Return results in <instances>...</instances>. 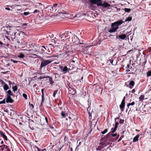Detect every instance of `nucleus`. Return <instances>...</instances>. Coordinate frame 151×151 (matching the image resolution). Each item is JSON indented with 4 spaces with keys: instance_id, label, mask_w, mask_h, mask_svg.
I'll return each instance as SVG.
<instances>
[{
    "instance_id": "obj_1",
    "label": "nucleus",
    "mask_w": 151,
    "mask_h": 151,
    "mask_svg": "<svg viewBox=\"0 0 151 151\" xmlns=\"http://www.w3.org/2000/svg\"><path fill=\"white\" fill-rule=\"evenodd\" d=\"M123 22L122 20H120L112 23L111 28L108 30V32L110 33L116 32L119 28V26L122 24Z\"/></svg>"
},
{
    "instance_id": "obj_2",
    "label": "nucleus",
    "mask_w": 151,
    "mask_h": 151,
    "mask_svg": "<svg viewBox=\"0 0 151 151\" xmlns=\"http://www.w3.org/2000/svg\"><path fill=\"white\" fill-rule=\"evenodd\" d=\"M40 60L41 61L40 67V70H41L42 68H45L46 66L51 63L52 61V60H46L42 57L41 58Z\"/></svg>"
},
{
    "instance_id": "obj_3",
    "label": "nucleus",
    "mask_w": 151,
    "mask_h": 151,
    "mask_svg": "<svg viewBox=\"0 0 151 151\" xmlns=\"http://www.w3.org/2000/svg\"><path fill=\"white\" fill-rule=\"evenodd\" d=\"M69 45H67L66 44L65 45V46H64L63 47V50H64L63 51H65V52L63 53H62V54H60V55H62L63 57H64L65 55H66L67 52H69L71 51L70 50H69Z\"/></svg>"
},
{
    "instance_id": "obj_4",
    "label": "nucleus",
    "mask_w": 151,
    "mask_h": 151,
    "mask_svg": "<svg viewBox=\"0 0 151 151\" xmlns=\"http://www.w3.org/2000/svg\"><path fill=\"white\" fill-rule=\"evenodd\" d=\"M29 127L31 130H34V122L31 119L29 120Z\"/></svg>"
},
{
    "instance_id": "obj_5",
    "label": "nucleus",
    "mask_w": 151,
    "mask_h": 151,
    "mask_svg": "<svg viewBox=\"0 0 151 151\" xmlns=\"http://www.w3.org/2000/svg\"><path fill=\"white\" fill-rule=\"evenodd\" d=\"M73 67H72V69H70V68H68L67 66H65V67H63V66H60V68L62 70V71L64 72V73H66L68 70H71L72 69H73Z\"/></svg>"
},
{
    "instance_id": "obj_6",
    "label": "nucleus",
    "mask_w": 151,
    "mask_h": 151,
    "mask_svg": "<svg viewBox=\"0 0 151 151\" xmlns=\"http://www.w3.org/2000/svg\"><path fill=\"white\" fill-rule=\"evenodd\" d=\"M6 102L7 103H12L14 102V100L12 99L11 98V96H9V95H7L6 96Z\"/></svg>"
},
{
    "instance_id": "obj_7",
    "label": "nucleus",
    "mask_w": 151,
    "mask_h": 151,
    "mask_svg": "<svg viewBox=\"0 0 151 151\" xmlns=\"http://www.w3.org/2000/svg\"><path fill=\"white\" fill-rule=\"evenodd\" d=\"M100 142L99 143V144L102 146L104 145V146H106L107 145L109 144V142H106V140L104 141L103 142V139L101 138L100 140Z\"/></svg>"
},
{
    "instance_id": "obj_8",
    "label": "nucleus",
    "mask_w": 151,
    "mask_h": 151,
    "mask_svg": "<svg viewBox=\"0 0 151 151\" xmlns=\"http://www.w3.org/2000/svg\"><path fill=\"white\" fill-rule=\"evenodd\" d=\"M65 32H68L67 35H65V37H64L65 38H66V39H70L71 38V37L72 38L73 37V34H72L71 32H69L68 31H66Z\"/></svg>"
},
{
    "instance_id": "obj_9",
    "label": "nucleus",
    "mask_w": 151,
    "mask_h": 151,
    "mask_svg": "<svg viewBox=\"0 0 151 151\" xmlns=\"http://www.w3.org/2000/svg\"><path fill=\"white\" fill-rule=\"evenodd\" d=\"M116 39L120 38L124 40L126 38V35L125 34H122V35H119L116 36Z\"/></svg>"
},
{
    "instance_id": "obj_10",
    "label": "nucleus",
    "mask_w": 151,
    "mask_h": 151,
    "mask_svg": "<svg viewBox=\"0 0 151 151\" xmlns=\"http://www.w3.org/2000/svg\"><path fill=\"white\" fill-rule=\"evenodd\" d=\"M125 106V102H123V101H122L121 104L119 106V107L121 111L123 112L124 111Z\"/></svg>"
},
{
    "instance_id": "obj_11",
    "label": "nucleus",
    "mask_w": 151,
    "mask_h": 151,
    "mask_svg": "<svg viewBox=\"0 0 151 151\" xmlns=\"http://www.w3.org/2000/svg\"><path fill=\"white\" fill-rule=\"evenodd\" d=\"M8 147L7 146L3 144L2 145L0 146V150L1 151H5V150L7 149Z\"/></svg>"
},
{
    "instance_id": "obj_12",
    "label": "nucleus",
    "mask_w": 151,
    "mask_h": 151,
    "mask_svg": "<svg viewBox=\"0 0 151 151\" xmlns=\"http://www.w3.org/2000/svg\"><path fill=\"white\" fill-rule=\"evenodd\" d=\"M68 32H65L64 33H60L59 35V37L61 39H63V40H64L63 38H65L64 37H65V35H67Z\"/></svg>"
},
{
    "instance_id": "obj_13",
    "label": "nucleus",
    "mask_w": 151,
    "mask_h": 151,
    "mask_svg": "<svg viewBox=\"0 0 151 151\" xmlns=\"http://www.w3.org/2000/svg\"><path fill=\"white\" fill-rule=\"evenodd\" d=\"M0 135L1 137H3L4 139L7 141L8 139L7 136L2 131H0Z\"/></svg>"
},
{
    "instance_id": "obj_14",
    "label": "nucleus",
    "mask_w": 151,
    "mask_h": 151,
    "mask_svg": "<svg viewBox=\"0 0 151 151\" xmlns=\"http://www.w3.org/2000/svg\"><path fill=\"white\" fill-rule=\"evenodd\" d=\"M111 5L107 2H104L102 4V6L104 8L109 7Z\"/></svg>"
},
{
    "instance_id": "obj_15",
    "label": "nucleus",
    "mask_w": 151,
    "mask_h": 151,
    "mask_svg": "<svg viewBox=\"0 0 151 151\" xmlns=\"http://www.w3.org/2000/svg\"><path fill=\"white\" fill-rule=\"evenodd\" d=\"M46 78H49V81H50V84L52 85L54 83V82L52 80V79L51 77H50L49 76H46Z\"/></svg>"
},
{
    "instance_id": "obj_16",
    "label": "nucleus",
    "mask_w": 151,
    "mask_h": 151,
    "mask_svg": "<svg viewBox=\"0 0 151 151\" xmlns=\"http://www.w3.org/2000/svg\"><path fill=\"white\" fill-rule=\"evenodd\" d=\"M90 3H94L96 4V2H101L102 1L101 0H88Z\"/></svg>"
},
{
    "instance_id": "obj_17",
    "label": "nucleus",
    "mask_w": 151,
    "mask_h": 151,
    "mask_svg": "<svg viewBox=\"0 0 151 151\" xmlns=\"http://www.w3.org/2000/svg\"><path fill=\"white\" fill-rule=\"evenodd\" d=\"M2 83L4 84L3 87L4 90L6 91L9 89V86L4 81H3Z\"/></svg>"
},
{
    "instance_id": "obj_18",
    "label": "nucleus",
    "mask_w": 151,
    "mask_h": 151,
    "mask_svg": "<svg viewBox=\"0 0 151 151\" xmlns=\"http://www.w3.org/2000/svg\"><path fill=\"white\" fill-rule=\"evenodd\" d=\"M69 91L70 92V94L72 95L75 94L76 92V91L74 88H73L70 90Z\"/></svg>"
},
{
    "instance_id": "obj_19",
    "label": "nucleus",
    "mask_w": 151,
    "mask_h": 151,
    "mask_svg": "<svg viewBox=\"0 0 151 151\" xmlns=\"http://www.w3.org/2000/svg\"><path fill=\"white\" fill-rule=\"evenodd\" d=\"M135 84L134 82V81H132L130 82L129 85V88H132Z\"/></svg>"
},
{
    "instance_id": "obj_20",
    "label": "nucleus",
    "mask_w": 151,
    "mask_h": 151,
    "mask_svg": "<svg viewBox=\"0 0 151 151\" xmlns=\"http://www.w3.org/2000/svg\"><path fill=\"white\" fill-rule=\"evenodd\" d=\"M9 95V96H14L13 93L10 90H8L6 92V96H7V95Z\"/></svg>"
},
{
    "instance_id": "obj_21",
    "label": "nucleus",
    "mask_w": 151,
    "mask_h": 151,
    "mask_svg": "<svg viewBox=\"0 0 151 151\" xmlns=\"http://www.w3.org/2000/svg\"><path fill=\"white\" fill-rule=\"evenodd\" d=\"M139 135H137L133 139V142H135L138 140V138H139Z\"/></svg>"
},
{
    "instance_id": "obj_22",
    "label": "nucleus",
    "mask_w": 151,
    "mask_h": 151,
    "mask_svg": "<svg viewBox=\"0 0 151 151\" xmlns=\"http://www.w3.org/2000/svg\"><path fill=\"white\" fill-rule=\"evenodd\" d=\"M10 111H12V112H9V114L11 116H12V117H13V116L15 114V112L13 110L10 109Z\"/></svg>"
},
{
    "instance_id": "obj_23",
    "label": "nucleus",
    "mask_w": 151,
    "mask_h": 151,
    "mask_svg": "<svg viewBox=\"0 0 151 151\" xmlns=\"http://www.w3.org/2000/svg\"><path fill=\"white\" fill-rule=\"evenodd\" d=\"M25 57V55L22 53H20L18 57L20 58H23Z\"/></svg>"
},
{
    "instance_id": "obj_24",
    "label": "nucleus",
    "mask_w": 151,
    "mask_h": 151,
    "mask_svg": "<svg viewBox=\"0 0 151 151\" xmlns=\"http://www.w3.org/2000/svg\"><path fill=\"white\" fill-rule=\"evenodd\" d=\"M11 61L12 62H13L14 63H16L17 62H19L20 63H23L24 64H25L22 61H16L14 60H13V59H11Z\"/></svg>"
},
{
    "instance_id": "obj_25",
    "label": "nucleus",
    "mask_w": 151,
    "mask_h": 151,
    "mask_svg": "<svg viewBox=\"0 0 151 151\" xmlns=\"http://www.w3.org/2000/svg\"><path fill=\"white\" fill-rule=\"evenodd\" d=\"M132 20V17L131 16H129L126 19V20H125V22H126L127 21H131Z\"/></svg>"
},
{
    "instance_id": "obj_26",
    "label": "nucleus",
    "mask_w": 151,
    "mask_h": 151,
    "mask_svg": "<svg viewBox=\"0 0 151 151\" xmlns=\"http://www.w3.org/2000/svg\"><path fill=\"white\" fill-rule=\"evenodd\" d=\"M145 96L143 95H141L139 98V99L140 101H142L144 99Z\"/></svg>"
},
{
    "instance_id": "obj_27",
    "label": "nucleus",
    "mask_w": 151,
    "mask_h": 151,
    "mask_svg": "<svg viewBox=\"0 0 151 151\" xmlns=\"http://www.w3.org/2000/svg\"><path fill=\"white\" fill-rule=\"evenodd\" d=\"M96 89L97 91H100L101 89V87L99 85H97L96 86Z\"/></svg>"
},
{
    "instance_id": "obj_28",
    "label": "nucleus",
    "mask_w": 151,
    "mask_h": 151,
    "mask_svg": "<svg viewBox=\"0 0 151 151\" xmlns=\"http://www.w3.org/2000/svg\"><path fill=\"white\" fill-rule=\"evenodd\" d=\"M36 148H37V151H46V149H41L40 148L37 147H36Z\"/></svg>"
},
{
    "instance_id": "obj_29",
    "label": "nucleus",
    "mask_w": 151,
    "mask_h": 151,
    "mask_svg": "<svg viewBox=\"0 0 151 151\" xmlns=\"http://www.w3.org/2000/svg\"><path fill=\"white\" fill-rule=\"evenodd\" d=\"M12 88L13 89V91L14 92H15L16 91H17V86H13Z\"/></svg>"
},
{
    "instance_id": "obj_30",
    "label": "nucleus",
    "mask_w": 151,
    "mask_h": 151,
    "mask_svg": "<svg viewBox=\"0 0 151 151\" xmlns=\"http://www.w3.org/2000/svg\"><path fill=\"white\" fill-rule=\"evenodd\" d=\"M135 104V102L134 101H133L132 103H129L127 105V106H128V108H129V106H133L134 105V104Z\"/></svg>"
},
{
    "instance_id": "obj_31",
    "label": "nucleus",
    "mask_w": 151,
    "mask_h": 151,
    "mask_svg": "<svg viewBox=\"0 0 151 151\" xmlns=\"http://www.w3.org/2000/svg\"><path fill=\"white\" fill-rule=\"evenodd\" d=\"M124 10L125 12L129 13L131 11V9L127 8H125Z\"/></svg>"
},
{
    "instance_id": "obj_32",
    "label": "nucleus",
    "mask_w": 151,
    "mask_h": 151,
    "mask_svg": "<svg viewBox=\"0 0 151 151\" xmlns=\"http://www.w3.org/2000/svg\"><path fill=\"white\" fill-rule=\"evenodd\" d=\"M6 38V40H7V43H6V44H8L9 45V43H10L11 41L8 38V37L6 36H5Z\"/></svg>"
},
{
    "instance_id": "obj_33",
    "label": "nucleus",
    "mask_w": 151,
    "mask_h": 151,
    "mask_svg": "<svg viewBox=\"0 0 151 151\" xmlns=\"http://www.w3.org/2000/svg\"><path fill=\"white\" fill-rule=\"evenodd\" d=\"M151 76V71L150 70L147 73V77H148Z\"/></svg>"
},
{
    "instance_id": "obj_34",
    "label": "nucleus",
    "mask_w": 151,
    "mask_h": 151,
    "mask_svg": "<svg viewBox=\"0 0 151 151\" xmlns=\"http://www.w3.org/2000/svg\"><path fill=\"white\" fill-rule=\"evenodd\" d=\"M108 129H105L104 131H102L101 132V133L102 134H104L107 133L108 131Z\"/></svg>"
},
{
    "instance_id": "obj_35",
    "label": "nucleus",
    "mask_w": 151,
    "mask_h": 151,
    "mask_svg": "<svg viewBox=\"0 0 151 151\" xmlns=\"http://www.w3.org/2000/svg\"><path fill=\"white\" fill-rule=\"evenodd\" d=\"M40 47L41 48L42 50H43V51L45 52V50L44 49H43V48H44L46 50H47V47H45V46H42Z\"/></svg>"
},
{
    "instance_id": "obj_36",
    "label": "nucleus",
    "mask_w": 151,
    "mask_h": 151,
    "mask_svg": "<svg viewBox=\"0 0 151 151\" xmlns=\"http://www.w3.org/2000/svg\"><path fill=\"white\" fill-rule=\"evenodd\" d=\"M61 115L63 117H65L66 116V114L63 112V111H62L61 113Z\"/></svg>"
},
{
    "instance_id": "obj_37",
    "label": "nucleus",
    "mask_w": 151,
    "mask_h": 151,
    "mask_svg": "<svg viewBox=\"0 0 151 151\" xmlns=\"http://www.w3.org/2000/svg\"><path fill=\"white\" fill-rule=\"evenodd\" d=\"M117 129H116L115 128H111V132H112V133H114L116 130Z\"/></svg>"
},
{
    "instance_id": "obj_38",
    "label": "nucleus",
    "mask_w": 151,
    "mask_h": 151,
    "mask_svg": "<svg viewBox=\"0 0 151 151\" xmlns=\"http://www.w3.org/2000/svg\"><path fill=\"white\" fill-rule=\"evenodd\" d=\"M91 4L90 6V8H91V9L94 10L93 9V8H94V6H93V4H94V3H90Z\"/></svg>"
},
{
    "instance_id": "obj_39",
    "label": "nucleus",
    "mask_w": 151,
    "mask_h": 151,
    "mask_svg": "<svg viewBox=\"0 0 151 151\" xmlns=\"http://www.w3.org/2000/svg\"><path fill=\"white\" fill-rule=\"evenodd\" d=\"M6 102V98H5L2 101H0V104H5Z\"/></svg>"
},
{
    "instance_id": "obj_40",
    "label": "nucleus",
    "mask_w": 151,
    "mask_h": 151,
    "mask_svg": "<svg viewBox=\"0 0 151 151\" xmlns=\"http://www.w3.org/2000/svg\"><path fill=\"white\" fill-rule=\"evenodd\" d=\"M115 127H114L116 129H117V128H118V125L119 124V123L118 122H115Z\"/></svg>"
},
{
    "instance_id": "obj_41",
    "label": "nucleus",
    "mask_w": 151,
    "mask_h": 151,
    "mask_svg": "<svg viewBox=\"0 0 151 151\" xmlns=\"http://www.w3.org/2000/svg\"><path fill=\"white\" fill-rule=\"evenodd\" d=\"M22 96L26 100L27 99V95L26 94H25V93H23L22 94Z\"/></svg>"
},
{
    "instance_id": "obj_42",
    "label": "nucleus",
    "mask_w": 151,
    "mask_h": 151,
    "mask_svg": "<svg viewBox=\"0 0 151 151\" xmlns=\"http://www.w3.org/2000/svg\"><path fill=\"white\" fill-rule=\"evenodd\" d=\"M113 133H112V132H109L106 135V138H107L108 137H109L110 136V135H112V134H113Z\"/></svg>"
},
{
    "instance_id": "obj_43",
    "label": "nucleus",
    "mask_w": 151,
    "mask_h": 151,
    "mask_svg": "<svg viewBox=\"0 0 151 151\" xmlns=\"http://www.w3.org/2000/svg\"><path fill=\"white\" fill-rule=\"evenodd\" d=\"M102 147L101 146H98L96 148V150H100Z\"/></svg>"
},
{
    "instance_id": "obj_44",
    "label": "nucleus",
    "mask_w": 151,
    "mask_h": 151,
    "mask_svg": "<svg viewBox=\"0 0 151 151\" xmlns=\"http://www.w3.org/2000/svg\"><path fill=\"white\" fill-rule=\"evenodd\" d=\"M57 92H58L57 90H56L54 91V93H53V97H55V95L56 94V93H57Z\"/></svg>"
},
{
    "instance_id": "obj_45",
    "label": "nucleus",
    "mask_w": 151,
    "mask_h": 151,
    "mask_svg": "<svg viewBox=\"0 0 151 151\" xmlns=\"http://www.w3.org/2000/svg\"><path fill=\"white\" fill-rule=\"evenodd\" d=\"M44 95H43V96L42 95V102L41 103V105H42V104L44 102Z\"/></svg>"
},
{
    "instance_id": "obj_46",
    "label": "nucleus",
    "mask_w": 151,
    "mask_h": 151,
    "mask_svg": "<svg viewBox=\"0 0 151 151\" xmlns=\"http://www.w3.org/2000/svg\"><path fill=\"white\" fill-rule=\"evenodd\" d=\"M124 137V136L123 135L121 136L119 139L118 140V142H119Z\"/></svg>"
},
{
    "instance_id": "obj_47",
    "label": "nucleus",
    "mask_w": 151,
    "mask_h": 151,
    "mask_svg": "<svg viewBox=\"0 0 151 151\" xmlns=\"http://www.w3.org/2000/svg\"><path fill=\"white\" fill-rule=\"evenodd\" d=\"M96 5H97L98 6H102V4L101 3V2H100V3H96Z\"/></svg>"
},
{
    "instance_id": "obj_48",
    "label": "nucleus",
    "mask_w": 151,
    "mask_h": 151,
    "mask_svg": "<svg viewBox=\"0 0 151 151\" xmlns=\"http://www.w3.org/2000/svg\"><path fill=\"white\" fill-rule=\"evenodd\" d=\"M29 14H30V13L28 12H24L23 13V14L25 16L28 15Z\"/></svg>"
},
{
    "instance_id": "obj_49",
    "label": "nucleus",
    "mask_w": 151,
    "mask_h": 151,
    "mask_svg": "<svg viewBox=\"0 0 151 151\" xmlns=\"http://www.w3.org/2000/svg\"><path fill=\"white\" fill-rule=\"evenodd\" d=\"M46 77L45 76H41L40 77H39L38 79H40V80H41L42 79H44V78H46Z\"/></svg>"
},
{
    "instance_id": "obj_50",
    "label": "nucleus",
    "mask_w": 151,
    "mask_h": 151,
    "mask_svg": "<svg viewBox=\"0 0 151 151\" xmlns=\"http://www.w3.org/2000/svg\"><path fill=\"white\" fill-rule=\"evenodd\" d=\"M124 120L122 119H120L119 121V123L120 124L123 123L124 122Z\"/></svg>"
},
{
    "instance_id": "obj_51",
    "label": "nucleus",
    "mask_w": 151,
    "mask_h": 151,
    "mask_svg": "<svg viewBox=\"0 0 151 151\" xmlns=\"http://www.w3.org/2000/svg\"><path fill=\"white\" fill-rule=\"evenodd\" d=\"M29 104H30V107H31V109H33L34 108V105L32 104H30V102H29Z\"/></svg>"
},
{
    "instance_id": "obj_52",
    "label": "nucleus",
    "mask_w": 151,
    "mask_h": 151,
    "mask_svg": "<svg viewBox=\"0 0 151 151\" xmlns=\"http://www.w3.org/2000/svg\"><path fill=\"white\" fill-rule=\"evenodd\" d=\"M40 12V11L37 9H35L33 12L34 13H37Z\"/></svg>"
},
{
    "instance_id": "obj_53",
    "label": "nucleus",
    "mask_w": 151,
    "mask_h": 151,
    "mask_svg": "<svg viewBox=\"0 0 151 151\" xmlns=\"http://www.w3.org/2000/svg\"><path fill=\"white\" fill-rule=\"evenodd\" d=\"M68 86L71 89H72L73 88L69 83L68 84Z\"/></svg>"
},
{
    "instance_id": "obj_54",
    "label": "nucleus",
    "mask_w": 151,
    "mask_h": 151,
    "mask_svg": "<svg viewBox=\"0 0 151 151\" xmlns=\"http://www.w3.org/2000/svg\"><path fill=\"white\" fill-rule=\"evenodd\" d=\"M130 64H128L127 65V67L128 68H129V69H131V68H132V66H131V67H130Z\"/></svg>"
},
{
    "instance_id": "obj_55",
    "label": "nucleus",
    "mask_w": 151,
    "mask_h": 151,
    "mask_svg": "<svg viewBox=\"0 0 151 151\" xmlns=\"http://www.w3.org/2000/svg\"><path fill=\"white\" fill-rule=\"evenodd\" d=\"M57 5H58V4H54L53 5V7H52V9H53V7H55V8L56 7Z\"/></svg>"
},
{
    "instance_id": "obj_56",
    "label": "nucleus",
    "mask_w": 151,
    "mask_h": 151,
    "mask_svg": "<svg viewBox=\"0 0 151 151\" xmlns=\"http://www.w3.org/2000/svg\"><path fill=\"white\" fill-rule=\"evenodd\" d=\"M59 103L58 104V105L59 106V105H60L62 104V102L60 100H59Z\"/></svg>"
},
{
    "instance_id": "obj_57",
    "label": "nucleus",
    "mask_w": 151,
    "mask_h": 151,
    "mask_svg": "<svg viewBox=\"0 0 151 151\" xmlns=\"http://www.w3.org/2000/svg\"><path fill=\"white\" fill-rule=\"evenodd\" d=\"M117 135V134L115 133V134H112L111 136L112 137H115Z\"/></svg>"
},
{
    "instance_id": "obj_58",
    "label": "nucleus",
    "mask_w": 151,
    "mask_h": 151,
    "mask_svg": "<svg viewBox=\"0 0 151 151\" xmlns=\"http://www.w3.org/2000/svg\"><path fill=\"white\" fill-rule=\"evenodd\" d=\"M44 89L43 88L41 89V92L42 93V95H44Z\"/></svg>"
},
{
    "instance_id": "obj_59",
    "label": "nucleus",
    "mask_w": 151,
    "mask_h": 151,
    "mask_svg": "<svg viewBox=\"0 0 151 151\" xmlns=\"http://www.w3.org/2000/svg\"><path fill=\"white\" fill-rule=\"evenodd\" d=\"M119 135L117 134V135L116 136V137L115 138V140H116V139H118V138H119Z\"/></svg>"
},
{
    "instance_id": "obj_60",
    "label": "nucleus",
    "mask_w": 151,
    "mask_h": 151,
    "mask_svg": "<svg viewBox=\"0 0 151 151\" xmlns=\"http://www.w3.org/2000/svg\"><path fill=\"white\" fill-rule=\"evenodd\" d=\"M125 98H126L125 96L123 98V99L122 101H123V102H125Z\"/></svg>"
},
{
    "instance_id": "obj_61",
    "label": "nucleus",
    "mask_w": 151,
    "mask_h": 151,
    "mask_svg": "<svg viewBox=\"0 0 151 151\" xmlns=\"http://www.w3.org/2000/svg\"><path fill=\"white\" fill-rule=\"evenodd\" d=\"M45 119L46 120L47 123L48 124V120L47 118L46 117H45Z\"/></svg>"
},
{
    "instance_id": "obj_62",
    "label": "nucleus",
    "mask_w": 151,
    "mask_h": 151,
    "mask_svg": "<svg viewBox=\"0 0 151 151\" xmlns=\"http://www.w3.org/2000/svg\"><path fill=\"white\" fill-rule=\"evenodd\" d=\"M88 114H89V117H91L92 116H91V113L90 112H88Z\"/></svg>"
},
{
    "instance_id": "obj_63",
    "label": "nucleus",
    "mask_w": 151,
    "mask_h": 151,
    "mask_svg": "<svg viewBox=\"0 0 151 151\" xmlns=\"http://www.w3.org/2000/svg\"><path fill=\"white\" fill-rule=\"evenodd\" d=\"M119 117H116L115 118V122H116V120L117 119H119Z\"/></svg>"
},
{
    "instance_id": "obj_64",
    "label": "nucleus",
    "mask_w": 151,
    "mask_h": 151,
    "mask_svg": "<svg viewBox=\"0 0 151 151\" xmlns=\"http://www.w3.org/2000/svg\"><path fill=\"white\" fill-rule=\"evenodd\" d=\"M5 151H10V150L9 148H7L6 149V150H5Z\"/></svg>"
}]
</instances>
